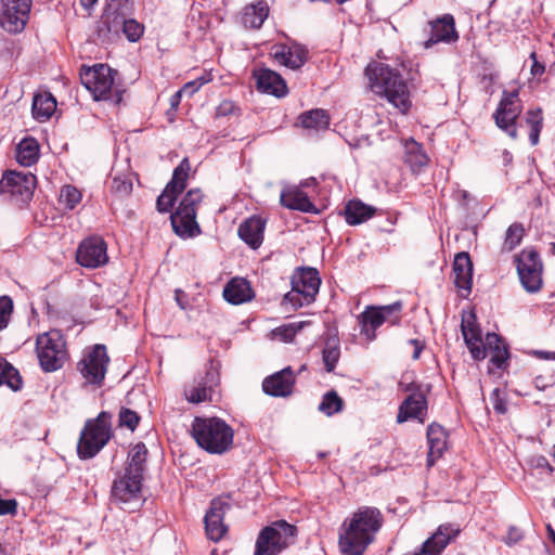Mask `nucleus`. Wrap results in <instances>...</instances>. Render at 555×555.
<instances>
[{"instance_id":"f257e3e1","label":"nucleus","mask_w":555,"mask_h":555,"mask_svg":"<svg viewBox=\"0 0 555 555\" xmlns=\"http://www.w3.org/2000/svg\"><path fill=\"white\" fill-rule=\"evenodd\" d=\"M377 508L361 507L345 519L339 529L338 545L343 555H362L382 526Z\"/></svg>"},{"instance_id":"f03ea898","label":"nucleus","mask_w":555,"mask_h":555,"mask_svg":"<svg viewBox=\"0 0 555 555\" xmlns=\"http://www.w3.org/2000/svg\"><path fill=\"white\" fill-rule=\"evenodd\" d=\"M365 75L375 94L385 96L401 113L409 111L410 92L404 79L397 70L383 63H372L366 66Z\"/></svg>"},{"instance_id":"7ed1b4c3","label":"nucleus","mask_w":555,"mask_h":555,"mask_svg":"<svg viewBox=\"0 0 555 555\" xmlns=\"http://www.w3.org/2000/svg\"><path fill=\"white\" fill-rule=\"evenodd\" d=\"M191 434L196 443L211 454L225 453L233 444L232 427L219 417H195Z\"/></svg>"},{"instance_id":"20e7f679","label":"nucleus","mask_w":555,"mask_h":555,"mask_svg":"<svg viewBox=\"0 0 555 555\" xmlns=\"http://www.w3.org/2000/svg\"><path fill=\"white\" fill-rule=\"evenodd\" d=\"M112 415L101 412L96 418L89 420L80 434L77 453L80 459L87 460L95 456L109 441Z\"/></svg>"},{"instance_id":"39448f33","label":"nucleus","mask_w":555,"mask_h":555,"mask_svg":"<svg viewBox=\"0 0 555 555\" xmlns=\"http://www.w3.org/2000/svg\"><path fill=\"white\" fill-rule=\"evenodd\" d=\"M297 528L285 520H278L264 527L258 534L254 555H278L292 545Z\"/></svg>"},{"instance_id":"423d86ee","label":"nucleus","mask_w":555,"mask_h":555,"mask_svg":"<svg viewBox=\"0 0 555 555\" xmlns=\"http://www.w3.org/2000/svg\"><path fill=\"white\" fill-rule=\"evenodd\" d=\"M202 199L203 194L199 189H192L184 195L177 210L170 216L171 225L177 235L193 237L201 232L196 222V210Z\"/></svg>"},{"instance_id":"0eeeda50","label":"nucleus","mask_w":555,"mask_h":555,"mask_svg":"<svg viewBox=\"0 0 555 555\" xmlns=\"http://www.w3.org/2000/svg\"><path fill=\"white\" fill-rule=\"evenodd\" d=\"M36 352L44 372L60 370L67 360L66 343L57 331H50L37 337Z\"/></svg>"},{"instance_id":"6e6552de","label":"nucleus","mask_w":555,"mask_h":555,"mask_svg":"<svg viewBox=\"0 0 555 555\" xmlns=\"http://www.w3.org/2000/svg\"><path fill=\"white\" fill-rule=\"evenodd\" d=\"M321 279L313 268L300 269L292 280V289L285 295L284 300L294 308H301L314 301L319 293Z\"/></svg>"},{"instance_id":"1a4fd4ad","label":"nucleus","mask_w":555,"mask_h":555,"mask_svg":"<svg viewBox=\"0 0 555 555\" xmlns=\"http://www.w3.org/2000/svg\"><path fill=\"white\" fill-rule=\"evenodd\" d=\"M109 357L104 345H95L85 351L77 363V370L85 379V385L101 387L105 378Z\"/></svg>"},{"instance_id":"9d476101","label":"nucleus","mask_w":555,"mask_h":555,"mask_svg":"<svg viewBox=\"0 0 555 555\" xmlns=\"http://www.w3.org/2000/svg\"><path fill=\"white\" fill-rule=\"evenodd\" d=\"M517 273L522 287L528 293H537L543 284V263L538 251L524 249L517 257Z\"/></svg>"},{"instance_id":"9b49d317","label":"nucleus","mask_w":555,"mask_h":555,"mask_svg":"<svg viewBox=\"0 0 555 555\" xmlns=\"http://www.w3.org/2000/svg\"><path fill=\"white\" fill-rule=\"evenodd\" d=\"M402 309L401 302L397 301L391 305L382 307H367L360 315L359 323L361 326V334H363L369 341L375 339V331L385 322L391 324L400 320V311Z\"/></svg>"},{"instance_id":"f8f14e48","label":"nucleus","mask_w":555,"mask_h":555,"mask_svg":"<svg viewBox=\"0 0 555 555\" xmlns=\"http://www.w3.org/2000/svg\"><path fill=\"white\" fill-rule=\"evenodd\" d=\"M142 480L143 476L125 470L118 476L112 487L113 499L124 505L129 511H134L142 501Z\"/></svg>"},{"instance_id":"ddd939ff","label":"nucleus","mask_w":555,"mask_h":555,"mask_svg":"<svg viewBox=\"0 0 555 555\" xmlns=\"http://www.w3.org/2000/svg\"><path fill=\"white\" fill-rule=\"evenodd\" d=\"M404 390L410 395L402 401L397 414V423L401 424L415 418L424 423L427 416L426 393L429 391L428 385L409 384Z\"/></svg>"},{"instance_id":"4468645a","label":"nucleus","mask_w":555,"mask_h":555,"mask_svg":"<svg viewBox=\"0 0 555 555\" xmlns=\"http://www.w3.org/2000/svg\"><path fill=\"white\" fill-rule=\"evenodd\" d=\"M522 111L518 91H503L502 99L494 113L496 126L511 138H517L516 120Z\"/></svg>"},{"instance_id":"2eb2a0df","label":"nucleus","mask_w":555,"mask_h":555,"mask_svg":"<svg viewBox=\"0 0 555 555\" xmlns=\"http://www.w3.org/2000/svg\"><path fill=\"white\" fill-rule=\"evenodd\" d=\"M80 80L95 100L108 99L114 85L112 69L105 64H98L83 69L80 73Z\"/></svg>"},{"instance_id":"dca6fc26","label":"nucleus","mask_w":555,"mask_h":555,"mask_svg":"<svg viewBox=\"0 0 555 555\" xmlns=\"http://www.w3.org/2000/svg\"><path fill=\"white\" fill-rule=\"evenodd\" d=\"M76 261L81 267L96 269L108 262L107 244L100 235L82 240L76 251Z\"/></svg>"},{"instance_id":"f3484780","label":"nucleus","mask_w":555,"mask_h":555,"mask_svg":"<svg viewBox=\"0 0 555 555\" xmlns=\"http://www.w3.org/2000/svg\"><path fill=\"white\" fill-rule=\"evenodd\" d=\"M0 23L9 33H20L25 28L29 17L31 0H1Z\"/></svg>"},{"instance_id":"a211bd4d","label":"nucleus","mask_w":555,"mask_h":555,"mask_svg":"<svg viewBox=\"0 0 555 555\" xmlns=\"http://www.w3.org/2000/svg\"><path fill=\"white\" fill-rule=\"evenodd\" d=\"M190 171V163L188 158H183L179 166L175 168L172 178L167 184L163 193L157 197L156 206L158 211L168 212L180 194L186 186V179Z\"/></svg>"},{"instance_id":"6ab92c4d","label":"nucleus","mask_w":555,"mask_h":555,"mask_svg":"<svg viewBox=\"0 0 555 555\" xmlns=\"http://www.w3.org/2000/svg\"><path fill=\"white\" fill-rule=\"evenodd\" d=\"M36 186V177L30 172L9 171L0 180V193H9L23 202L30 199Z\"/></svg>"},{"instance_id":"aec40b11","label":"nucleus","mask_w":555,"mask_h":555,"mask_svg":"<svg viewBox=\"0 0 555 555\" xmlns=\"http://www.w3.org/2000/svg\"><path fill=\"white\" fill-rule=\"evenodd\" d=\"M229 509V502L222 498H216L210 502L204 518L206 533L210 540L217 542L225 534L228 527L223 518Z\"/></svg>"},{"instance_id":"412c9836","label":"nucleus","mask_w":555,"mask_h":555,"mask_svg":"<svg viewBox=\"0 0 555 555\" xmlns=\"http://www.w3.org/2000/svg\"><path fill=\"white\" fill-rule=\"evenodd\" d=\"M461 330L472 358L477 361L485 359V341L482 340L481 330L476 323V317L474 313H469L462 318Z\"/></svg>"},{"instance_id":"4be33fe9","label":"nucleus","mask_w":555,"mask_h":555,"mask_svg":"<svg viewBox=\"0 0 555 555\" xmlns=\"http://www.w3.org/2000/svg\"><path fill=\"white\" fill-rule=\"evenodd\" d=\"M271 55L280 64L297 69L306 63L308 50L298 43L275 44L271 49Z\"/></svg>"},{"instance_id":"5701e85b","label":"nucleus","mask_w":555,"mask_h":555,"mask_svg":"<svg viewBox=\"0 0 555 555\" xmlns=\"http://www.w3.org/2000/svg\"><path fill=\"white\" fill-rule=\"evenodd\" d=\"M254 77L259 91L272 94L276 98L286 95L287 86L278 73L269 68H259L254 72Z\"/></svg>"},{"instance_id":"b1692460","label":"nucleus","mask_w":555,"mask_h":555,"mask_svg":"<svg viewBox=\"0 0 555 555\" xmlns=\"http://www.w3.org/2000/svg\"><path fill=\"white\" fill-rule=\"evenodd\" d=\"M295 383L293 371L287 367L264 378L262 389L273 397H286L292 393Z\"/></svg>"},{"instance_id":"393cba45","label":"nucleus","mask_w":555,"mask_h":555,"mask_svg":"<svg viewBox=\"0 0 555 555\" xmlns=\"http://www.w3.org/2000/svg\"><path fill=\"white\" fill-rule=\"evenodd\" d=\"M431 31L428 40L425 41V48H430L438 42H452L457 39L454 18L446 14L430 23Z\"/></svg>"},{"instance_id":"a878e982","label":"nucleus","mask_w":555,"mask_h":555,"mask_svg":"<svg viewBox=\"0 0 555 555\" xmlns=\"http://www.w3.org/2000/svg\"><path fill=\"white\" fill-rule=\"evenodd\" d=\"M266 221L259 216L246 219L238 227V236L250 248L257 249L263 242Z\"/></svg>"},{"instance_id":"bb28decb","label":"nucleus","mask_w":555,"mask_h":555,"mask_svg":"<svg viewBox=\"0 0 555 555\" xmlns=\"http://www.w3.org/2000/svg\"><path fill=\"white\" fill-rule=\"evenodd\" d=\"M223 298L232 305H242L250 301L255 293L250 283L243 278L231 279L223 288Z\"/></svg>"},{"instance_id":"cd10ccee","label":"nucleus","mask_w":555,"mask_h":555,"mask_svg":"<svg viewBox=\"0 0 555 555\" xmlns=\"http://www.w3.org/2000/svg\"><path fill=\"white\" fill-rule=\"evenodd\" d=\"M453 274L455 286L466 292V295L470 293L472 280H473V262L467 253H460L455 256L453 262Z\"/></svg>"},{"instance_id":"c85d7f7f","label":"nucleus","mask_w":555,"mask_h":555,"mask_svg":"<svg viewBox=\"0 0 555 555\" xmlns=\"http://www.w3.org/2000/svg\"><path fill=\"white\" fill-rule=\"evenodd\" d=\"M427 440L429 446L427 465L430 467L447 449V433L440 425L430 424L427 428Z\"/></svg>"},{"instance_id":"c756f323","label":"nucleus","mask_w":555,"mask_h":555,"mask_svg":"<svg viewBox=\"0 0 555 555\" xmlns=\"http://www.w3.org/2000/svg\"><path fill=\"white\" fill-rule=\"evenodd\" d=\"M281 204L289 209L311 212L314 205L310 202L308 195L298 186L288 188L282 191L280 196Z\"/></svg>"},{"instance_id":"7c9ffc66","label":"nucleus","mask_w":555,"mask_h":555,"mask_svg":"<svg viewBox=\"0 0 555 555\" xmlns=\"http://www.w3.org/2000/svg\"><path fill=\"white\" fill-rule=\"evenodd\" d=\"M486 354L489 352L490 362L498 369H502L508 359L507 348L501 337L495 333H488L485 339Z\"/></svg>"},{"instance_id":"2f4dec72","label":"nucleus","mask_w":555,"mask_h":555,"mask_svg":"<svg viewBox=\"0 0 555 555\" xmlns=\"http://www.w3.org/2000/svg\"><path fill=\"white\" fill-rule=\"evenodd\" d=\"M40 154L39 143L35 138H24L16 146L15 157L20 165L29 167L34 165Z\"/></svg>"},{"instance_id":"473e14b6","label":"nucleus","mask_w":555,"mask_h":555,"mask_svg":"<svg viewBox=\"0 0 555 555\" xmlns=\"http://www.w3.org/2000/svg\"><path fill=\"white\" fill-rule=\"evenodd\" d=\"M269 14V7L264 1L250 4L244 9L242 23L244 27L258 29L261 27Z\"/></svg>"},{"instance_id":"72a5a7b5","label":"nucleus","mask_w":555,"mask_h":555,"mask_svg":"<svg viewBox=\"0 0 555 555\" xmlns=\"http://www.w3.org/2000/svg\"><path fill=\"white\" fill-rule=\"evenodd\" d=\"M56 109V101L50 92L38 93L34 96L33 116L40 121L49 119Z\"/></svg>"},{"instance_id":"f704fd0d","label":"nucleus","mask_w":555,"mask_h":555,"mask_svg":"<svg viewBox=\"0 0 555 555\" xmlns=\"http://www.w3.org/2000/svg\"><path fill=\"white\" fill-rule=\"evenodd\" d=\"M124 16L115 11H106L101 18L99 35L109 41L121 31Z\"/></svg>"},{"instance_id":"c9c22d12","label":"nucleus","mask_w":555,"mask_h":555,"mask_svg":"<svg viewBox=\"0 0 555 555\" xmlns=\"http://www.w3.org/2000/svg\"><path fill=\"white\" fill-rule=\"evenodd\" d=\"M375 212V208L360 201H350L345 207V219L348 224L356 225L369 220Z\"/></svg>"},{"instance_id":"e433bc0d","label":"nucleus","mask_w":555,"mask_h":555,"mask_svg":"<svg viewBox=\"0 0 555 555\" xmlns=\"http://www.w3.org/2000/svg\"><path fill=\"white\" fill-rule=\"evenodd\" d=\"M299 121L305 129L320 131L328 128L330 116L324 109L315 108L302 113L299 116Z\"/></svg>"},{"instance_id":"4c0bfd02","label":"nucleus","mask_w":555,"mask_h":555,"mask_svg":"<svg viewBox=\"0 0 555 555\" xmlns=\"http://www.w3.org/2000/svg\"><path fill=\"white\" fill-rule=\"evenodd\" d=\"M403 146L404 162L409 164L413 170L427 165L428 157L416 141L413 139L405 140Z\"/></svg>"},{"instance_id":"58836bf2","label":"nucleus","mask_w":555,"mask_h":555,"mask_svg":"<svg viewBox=\"0 0 555 555\" xmlns=\"http://www.w3.org/2000/svg\"><path fill=\"white\" fill-rule=\"evenodd\" d=\"M2 385L17 391L22 388L23 382L18 371L0 356V386Z\"/></svg>"},{"instance_id":"ea45409f","label":"nucleus","mask_w":555,"mask_h":555,"mask_svg":"<svg viewBox=\"0 0 555 555\" xmlns=\"http://www.w3.org/2000/svg\"><path fill=\"white\" fill-rule=\"evenodd\" d=\"M147 449L144 443H137L129 452V462L125 470L143 476Z\"/></svg>"},{"instance_id":"a19ab883","label":"nucleus","mask_w":555,"mask_h":555,"mask_svg":"<svg viewBox=\"0 0 555 555\" xmlns=\"http://www.w3.org/2000/svg\"><path fill=\"white\" fill-rule=\"evenodd\" d=\"M526 124L530 128L529 140L532 145L539 143L540 132L543 126L542 111L540 108L529 109L526 114Z\"/></svg>"},{"instance_id":"79ce46f5","label":"nucleus","mask_w":555,"mask_h":555,"mask_svg":"<svg viewBox=\"0 0 555 555\" xmlns=\"http://www.w3.org/2000/svg\"><path fill=\"white\" fill-rule=\"evenodd\" d=\"M344 401L334 390L326 392L319 404V410L327 416H332L343 410Z\"/></svg>"},{"instance_id":"37998d69","label":"nucleus","mask_w":555,"mask_h":555,"mask_svg":"<svg viewBox=\"0 0 555 555\" xmlns=\"http://www.w3.org/2000/svg\"><path fill=\"white\" fill-rule=\"evenodd\" d=\"M133 175H114L112 177L111 190L119 197L128 196L132 192Z\"/></svg>"},{"instance_id":"c03bdc74","label":"nucleus","mask_w":555,"mask_h":555,"mask_svg":"<svg viewBox=\"0 0 555 555\" xmlns=\"http://www.w3.org/2000/svg\"><path fill=\"white\" fill-rule=\"evenodd\" d=\"M525 229L521 223L515 222L508 227L505 233L503 248L507 251L518 246L524 237Z\"/></svg>"},{"instance_id":"a18cd8bd","label":"nucleus","mask_w":555,"mask_h":555,"mask_svg":"<svg viewBox=\"0 0 555 555\" xmlns=\"http://www.w3.org/2000/svg\"><path fill=\"white\" fill-rule=\"evenodd\" d=\"M81 192L73 185H64L60 192V204L64 205L65 208L72 210L81 201Z\"/></svg>"},{"instance_id":"49530a36","label":"nucleus","mask_w":555,"mask_h":555,"mask_svg":"<svg viewBox=\"0 0 555 555\" xmlns=\"http://www.w3.org/2000/svg\"><path fill=\"white\" fill-rule=\"evenodd\" d=\"M310 324V322H294L280 327H276L273 331V335L280 338L282 341H292L296 334L302 330L305 325Z\"/></svg>"},{"instance_id":"de8ad7c7","label":"nucleus","mask_w":555,"mask_h":555,"mask_svg":"<svg viewBox=\"0 0 555 555\" xmlns=\"http://www.w3.org/2000/svg\"><path fill=\"white\" fill-rule=\"evenodd\" d=\"M211 388L207 387L205 383L198 382L186 391V399L193 403H201L210 400Z\"/></svg>"},{"instance_id":"09e8293b","label":"nucleus","mask_w":555,"mask_h":555,"mask_svg":"<svg viewBox=\"0 0 555 555\" xmlns=\"http://www.w3.org/2000/svg\"><path fill=\"white\" fill-rule=\"evenodd\" d=\"M339 356L340 351L337 344L335 341H333V344L326 343L322 352V359L327 372H332L335 369L336 363L339 360Z\"/></svg>"},{"instance_id":"8fccbe9b","label":"nucleus","mask_w":555,"mask_h":555,"mask_svg":"<svg viewBox=\"0 0 555 555\" xmlns=\"http://www.w3.org/2000/svg\"><path fill=\"white\" fill-rule=\"evenodd\" d=\"M121 31L125 34L127 39L131 42L138 41L143 35L144 27L142 24L132 18H125L121 27Z\"/></svg>"},{"instance_id":"3c124183","label":"nucleus","mask_w":555,"mask_h":555,"mask_svg":"<svg viewBox=\"0 0 555 555\" xmlns=\"http://www.w3.org/2000/svg\"><path fill=\"white\" fill-rule=\"evenodd\" d=\"M13 312V301L8 296L0 297V332L4 330Z\"/></svg>"},{"instance_id":"603ef678","label":"nucleus","mask_w":555,"mask_h":555,"mask_svg":"<svg viewBox=\"0 0 555 555\" xmlns=\"http://www.w3.org/2000/svg\"><path fill=\"white\" fill-rule=\"evenodd\" d=\"M140 416L130 409H121L119 412V425L134 430L139 424Z\"/></svg>"},{"instance_id":"864d4df0","label":"nucleus","mask_w":555,"mask_h":555,"mask_svg":"<svg viewBox=\"0 0 555 555\" xmlns=\"http://www.w3.org/2000/svg\"><path fill=\"white\" fill-rule=\"evenodd\" d=\"M531 465L532 468L537 470L541 477H550L554 470L546 457L542 455L532 457Z\"/></svg>"},{"instance_id":"5fc2aeb1","label":"nucleus","mask_w":555,"mask_h":555,"mask_svg":"<svg viewBox=\"0 0 555 555\" xmlns=\"http://www.w3.org/2000/svg\"><path fill=\"white\" fill-rule=\"evenodd\" d=\"M490 401L494 411L499 414H505L507 412V404L505 397L499 388L493 389L490 396Z\"/></svg>"},{"instance_id":"6e6d98bb","label":"nucleus","mask_w":555,"mask_h":555,"mask_svg":"<svg viewBox=\"0 0 555 555\" xmlns=\"http://www.w3.org/2000/svg\"><path fill=\"white\" fill-rule=\"evenodd\" d=\"M17 502L14 499L4 500L0 496V515H15Z\"/></svg>"},{"instance_id":"4d7b16f0","label":"nucleus","mask_w":555,"mask_h":555,"mask_svg":"<svg viewBox=\"0 0 555 555\" xmlns=\"http://www.w3.org/2000/svg\"><path fill=\"white\" fill-rule=\"evenodd\" d=\"M208 80L201 78L197 80H192L186 82L181 89L180 92L182 94H186L189 96L193 95L204 83H206Z\"/></svg>"},{"instance_id":"13d9d810","label":"nucleus","mask_w":555,"mask_h":555,"mask_svg":"<svg viewBox=\"0 0 555 555\" xmlns=\"http://www.w3.org/2000/svg\"><path fill=\"white\" fill-rule=\"evenodd\" d=\"M522 539V533L518 528L511 527L505 538V543L508 545L515 544Z\"/></svg>"},{"instance_id":"bf43d9fd","label":"nucleus","mask_w":555,"mask_h":555,"mask_svg":"<svg viewBox=\"0 0 555 555\" xmlns=\"http://www.w3.org/2000/svg\"><path fill=\"white\" fill-rule=\"evenodd\" d=\"M531 57L533 59V64L531 66V74L533 76H540L544 73V65L540 64L537 60H535V54L534 53H531Z\"/></svg>"},{"instance_id":"052dcab7","label":"nucleus","mask_w":555,"mask_h":555,"mask_svg":"<svg viewBox=\"0 0 555 555\" xmlns=\"http://www.w3.org/2000/svg\"><path fill=\"white\" fill-rule=\"evenodd\" d=\"M409 343L414 346V351H413L412 358L414 360L418 359L422 350L424 349V345L417 339H411V340H409Z\"/></svg>"},{"instance_id":"680f3d73","label":"nucleus","mask_w":555,"mask_h":555,"mask_svg":"<svg viewBox=\"0 0 555 555\" xmlns=\"http://www.w3.org/2000/svg\"><path fill=\"white\" fill-rule=\"evenodd\" d=\"M182 95H183V94H182V93L180 92V90H179V91L175 92V93L170 96V99H169V103H170V108H171V109H175V111H176V109L178 108V106H179V104H180V102H181V98H182Z\"/></svg>"},{"instance_id":"e2e57ef3","label":"nucleus","mask_w":555,"mask_h":555,"mask_svg":"<svg viewBox=\"0 0 555 555\" xmlns=\"http://www.w3.org/2000/svg\"><path fill=\"white\" fill-rule=\"evenodd\" d=\"M538 354H539L540 358H543V359H553V360H555V352L539 351Z\"/></svg>"},{"instance_id":"0e129e2a","label":"nucleus","mask_w":555,"mask_h":555,"mask_svg":"<svg viewBox=\"0 0 555 555\" xmlns=\"http://www.w3.org/2000/svg\"><path fill=\"white\" fill-rule=\"evenodd\" d=\"M546 530H547V535L548 538L553 541V543L555 544V530L553 529V527L551 525H547L546 526Z\"/></svg>"},{"instance_id":"69168bd1","label":"nucleus","mask_w":555,"mask_h":555,"mask_svg":"<svg viewBox=\"0 0 555 555\" xmlns=\"http://www.w3.org/2000/svg\"><path fill=\"white\" fill-rule=\"evenodd\" d=\"M96 1L98 0H80V3L83 8L90 9Z\"/></svg>"},{"instance_id":"338daca9","label":"nucleus","mask_w":555,"mask_h":555,"mask_svg":"<svg viewBox=\"0 0 555 555\" xmlns=\"http://www.w3.org/2000/svg\"><path fill=\"white\" fill-rule=\"evenodd\" d=\"M315 183V179L314 178H310L308 180H306L305 182L301 183V186H310L311 184H314Z\"/></svg>"},{"instance_id":"774afa93","label":"nucleus","mask_w":555,"mask_h":555,"mask_svg":"<svg viewBox=\"0 0 555 555\" xmlns=\"http://www.w3.org/2000/svg\"><path fill=\"white\" fill-rule=\"evenodd\" d=\"M232 104L231 103H223L221 106H220V111L222 113H227L229 111V107L231 106Z\"/></svg>"}]
</instances>
